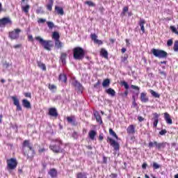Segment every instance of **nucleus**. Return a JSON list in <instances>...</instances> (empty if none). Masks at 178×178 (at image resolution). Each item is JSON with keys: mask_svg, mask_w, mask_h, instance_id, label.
<instances>
[{"mask_svg": "<svg viewBox=\"0 0 178 178\" xmlns=\"http://www.w3.org/2000/svg\"><path fill=\"white\" fill-rule=\"evenodd\" d=\"M127 95H129V91L126 90L123 94H122V97L124 98H126V97H127Z\"/></svg>", "mask_w": 178, "mask_h": 178, "instance_id": "nucleus-54", "label": "nucleus"}, {"mask_svg": "<svg viewBox=\"0 0 178 178\" xmlns=\"http://www.w3.org/2000/svg\"><path fill=\"white\" fill-rule=\"evenodd\" d=\"M29 40H30L31 41H33V35H30L29 36Z\"/></svg>", "mask_w": 178, "mask_h": 178, "instance_id": "nucleus-64", "label": "nucleus"}, {"mask_svg": "<svg viewBox=\"0 0 178 178\" xmlns=\"http://www.w3.org/2000/svg\"><path fill=\"white\" fill-rule=\"evenodd\" d=\"M29 154H31V151H30V149H29L28 152L26 151L24 152V155L26 156L28 158H33V156H29Z\"/></svg>", "mask_w": 178, "mask_h": 178, "instance_id": "nucleus-44", "label": "nucleus"}, {"mask_svg": "<svg viewBox=\"0 0 178 178\" xmlns=\"http://www.w3.org/2000/svg\"><path fill=\"white\" fill-rule=\"evenodd\" d=\"M107 143H109L110 145L113 147L115 151H119L120 149V145L116 140H113L111 137L107 138Z\"/></svg>", "mask_w": 178, "mask_h": 178, "instance_id": "nucleus-8", "label": "nucleus"}, {"mask_svg": "<svg viewBox=\"0 0 178 178\" xmlns=\"http://www.w3.org/2000/svg\"><path fill=\"white\" fill-rule=\"evenodd\" d=\"M49 115L53 118H58V111L55 108H51L49 109Z\"/></svg>", "mask_w": 178, "mask_h": 178, "instance_id": "nucleus-16", "label": "nucleus"}, {"mask_svg": "<svg viewBox=\"0 0 178 178\" xmlns=\"http://www.w3.org/2000/svg\"><path fill=\"white\" fill-rule=\"evenodd\" d=\"M100 54L104 58H108V51H106L105 49H101Z\"/></svg>", "mask_w": 178, "mask_h": 178, "instance_id": "nucleus-32", "label": "nucleus"}, {"mask_svg": "<svg viewBox=\"0 0 178 178\" xmlns=\"http://www.w3.org/2000/svg\"><path fill=\"white\" fill-rule=\"evenodd\" d=\"M52 6H54V0H49V3L47 5V10H52Z\"/></svg>", "mask_w": 178, "mask_h": 178, "instance_id": "nucleus-30", "label": "nucleus"}, {"mask_svg": "<svg viewBox=\"0 0 178 178\" xmlns=\"http://www.w3.org/2000/svg\"><path fill=\"white\" fill-rule=\"evenodd\" d=\"M133 106L134 108H136V106H137V102H136V99H134V102H133Z\"/></svg>", "mask_w": 178, "mask_h": 178, "instance_id": "nucleus-58", "label": "nucleus"}, {"mask_svg": "<svg viewBox=\"0 0 178 178\" xmlns=\"http://www.w3.org/2000/svg\"><path fill=\"white\" fill-rule=\"evenodd\" d=\"M152 53L156 56V58H163L168 56V53L163 50L152 49Z\"/></svg>", "mask_w": 178, "mask_h": 178, "instance_id": "nucleus-7", "label": "nucleus"}, {"mask_svg": "<svg viewBox=\"0 0 178 178\" xmlns=\"http://www.w3.org/2000/svg\"><path fill=\"white\" fill-rule=\"evenodd\" d=\"M99 139L102 141V140H104V134H101L99 136Z\"/></svg>", "mask_w": 178, "mask_h": 178, "instance_id": "nucleus-56", "label": "nucleus"}, {"mask_svg": "<svg viewBox=\"0 0 178 178\" xmlns=\"http://www.w3.org/2000/svg\"><path fill=\"white\" fill-rule=\"evenodd\" d=\"M37 63L38 67L42 69V70H47V67L45 66V64L42 63L41 61H38Z\"/></svg>", "mask_w": 178, "mask_h": 178, "instance_id": "nucleus-31", "label": "nucleus"}, {"mask_svg": "<svg viewBox=\"0 0 178 178\" xmlns=\"http://www.w3.org/2000/svg\"><path fill=\"white\" fill-rule=\"evenodd\" d=\"M7 170L10 172V170H15L17 168V160L16 159H9L7 160Z\"/></svg>", "mask_w": 178, "mask_h": 178, "instance_id": "nucleus-6", "label": "nucleus"}, {"mask_svg": "<svg viewBox=\"0 0 178 178\" xmlns=\"http://www.w3.org/2000/svg\"><path fill=\"white\" fill-rule=\"evenodd\" d=\"M149 92L152 95V97H154V98H159V97H161V95L154 91L153 90H150Z\"/></svg>", "mask_w": 178, "mask_h": 178, "instance_id": "nucleus-33", "label": "nucleus"}, {"mask_svg": "<svg viewBox=\"0 0 178 178\" xmlns=\"http://www.w3.org/2000/svg\"><path fill=\"white\" fill-rule=\"evenodd\" d=\"M138 120L139 122H143V120H144V118L143 117H141V116H139V117H138Z\"/></svg>", "mask_w": 178, "mask_h": 178, "instance_id": "nucleus-57", "label": "nucleus"}, {"mask_svg": "<svg viewBox=\"0 0 178 178\" xmlns=\"http://www.w3.org/2000/svg\"><path fill=\"white\" fill-rule=\"evenodd\" d=\"M30 9V6L26 5L25 6L22 7V10L23 12H24L25 13H29V10Z\"/></svg>", "mask_w": 178, "mask_h": 178, "instance_id": "nucleus-39", "label": "nucleus"}, {"mask_svg": "<svg viewBox=\"0 0 178 178\" xmlns=\"http://www.w3.org/2000/svg\"><path fill=\"white\" fill-rule=\"evenodd\" d=\"M160 74L163 76V79H166V72L164 71H161V70H159Z\"/></svg>", "mask_w": 178, "mask_h": 178, "instance_id": "nucleus-46", "label": "nucleus"}, {"mask_svg": "<svg viewBox=\"0 0 178 178\" xmlns=\"http://www.w3.org/2000/svg\"><path fill=\"white\" fill-rule=\"evenodd\" d=\"M88 136L90 140H94L95 138V136H97V131H95V130H91L89 131Z\"/></svg>", "mask_w": 178, "mask_h": 178, "instance_id": "nucleus-24", "label": "nucleus"}, {"mask_svg": "<svg viewBox=\"0 0 178 178\" xmlns=\"http://www.w3.org/2000/svg\"><path fill=\"white\" fill-rule=\"evenodd\" d=\"M67 120L70 123V124H72V126H76V120L74 119V116L67 117Z\"/></svg>", "mask_w": 178, "mask_h": 178, "instance_id": "nucleus-22", "label": "nucleus"}, {"mask_svg": "<svg viewBox=\"0 0 178 178\" xmlns=\"http://www.w3.org/2000/svg\"><path fill=\"white\" fill-rule=\"evenodd\" d=\"M12 99L13 101V104L15 106H17V111H22V106H20V102L19 99L16 97H13Z\"/></svg>", "mask_w": 178, "mask_h": 178, "instance_id": "nucleus-11", "label": "nucleus"}, {"mask_svg": "<svg viewBox=\"0 0 178 178\" xmlns=\"http://www.w3.org/2000/svg\"><path fill=\"white\" fill-rule=\"evenodd\" d=\"M131 88H132V90H138V91L140 90V88H138V86H134V85H131Z\"/></svg>", "mask_w": 178, "mask_h": 178, "instance_id": "nucleus-50", "label": "nucleus"}, {"mask_svg": "<svg viewBox=\"0 0 178 178\" xmlns=\"http://www.w3.org/2000/svg\"><path fill=\"white\" fill-rule=\"evenodd\" d=\"M127 133L128 134H134L136 133V127L133 124L129 125L127 129Z\"/></svg>", "mask_w": 178, "mask_h": 178, "instance_id": "nucleus-18", "label": "nucleus"}, {"mask_svg": "<svg viewBox=\"0 0 178 178\" xmlns=\"http://www.w3.org/2000/svg\"><path fill=\"white\" fill-rule=\"evenodd\" d=\"M47 22V19L40 18L38 20V23H45Z\"/></svg>", "mask_w": 178, "mask_h": 178, "instance_id": "nucleus-52", "label": "nucleus"}, {"mask_svg": "<svg viewBox=\"0 0 178 178\" xmlns=\"http://www.w3.org/2000/svg\"><path fill=\"white\" fill-rule=\"evenodd\" d=\"M47 24L50 30H52L55 27V24L52 22H47Z\"/></svg>", "mask_w": 178, "mask_h": 178, "instance_id": "nucleus-38", "label": "nucleus"}, {"mask_svg": "<svg viewBox=\"0 0 178 178\" xmlns=\"http://www.w3.org/2000/svg\"><path fill=\"white\" fill-rule=\"evenodd\" d=\"M76 178H87V175L86 173L79 172L77 174Z\"/></svg>", "mask_w": 178, "mask_h": 178, "instance_id": "nucleus-36", "label": "nucleus"}, {"mask_svg": "<svg viewBox=\"0 0 178 178\" xmlns=\"http://www.w3.org/2000/svg\"><path fill=\"white\" fill-rule=\"evenodd\" d=\"M24 96L26 97V98H31V93L26 92L24 94Z\"/></svg>", "mask_w": 178, "mask_h": 178, "instance_id": "nucleus-53", "label": "nucleus"}, {"mask_svg": "<svg viewBox=\"0 0 178 178\" xmlns=\"http://www.w3.org/2000/svg\"><path fill=\"white\" fill-rule=\"evenodd\" d=\"M168 133V131L166 129H163L159 132L160 136H165Z\"/></svg>", "mask_w": 178, "mask_h": 178, "instance_id": "nucleus-47", "label": "nucleus"}, {"mask_svg": "<svg viewBox=\"0 0 178 178\" xmlns=\"http://www.w3.org/2000/svg\"><path fill=\"white\" fill-rule=\"evenodd\" d=\"M86 3L88 6H95V4L92 1H86Z\"/></svg>", "mask_w": 178, "mask_h": 178, "instance_id": "nucleus-49", "label": "nucleus"}, {"mask_svg": "<svg viewBox=\"0 0 178 178\" xmlns=\"http://www.w3.org/2000/svg\"><path fill=\"white\" fill-rule=\"evenodd\" d=\"M121 51H122V54H124V52H126V48H122L121 49Z\"/></svg>", "mask_w": 178, "mask_h": 178, "instance_id": "nucleus-63", "label": "nucleus"}, {"mask_svg": "<svg viewBox=\"0 0 178 178\" xmlns=\"http://www.w3.org/2000/svg\"><path fill=\"white\" fill-rule=\"evenodd\" d=\"M126 12H129V7L127 6L123 8L122 12L121 13L122 16H124V15H126Z\"/></svg>", "mask_w": 178, "mask_h": 178, "instance_id": "nucleus-41", "label": "nucleus"}, {"mask_svg": "<svg viewBox=\"0 0 178 178\" xmlns=\"http://www.w3.org/2000/svg\"><path fill=\"white\" fill-rule=\"evenodd\" d=\"M164 119L168 124H172L173 123L172 118H170V115L168 113H164Z\"/></svg>", "mask_w": 178, "mask_h": 178, "instance_id": "nucleus-19", "label": "nucleus"}, {"mask_svg": "<svg viewBox=\"0 0 178 178\" xmlns=\"http://www.w3.org/2000/svg\"><path fill=\"white\" fill-rule=\"evenodd\" d=\"M75 87L79 88V90H83V86H81V84L79 82L76 83V86H75Z\"/></svg>", "mask_w": 178, "mask_h": 178, "instance_id": "nucleus-51", "label": "nucleus"}, {"mask_svg": "<svg viewBox=\"0 0 178 178\" xmlns=\"http://www.w3.org/2000/svg\"><path fill=\"white\" fill-rule=\"evenodd\" d=\"M49 88L51 91H52L54 92V90H56V86L49 84Z\"/></svg>", "mask_w": 178, "mask_h": 178, "instance_id": "nucleus-42", "label": "nucleus"}, {"mask_svg": "<svg viewBox=\"0 0 178 178\" xmlns=\"http://www.w3.org/2000/svg\"><path fill=\"white\" fill-rule=\"evenodd\" d=\"M126 43H127V45L129 47V45H130V42H129V39H126Z\"/></svg>", "mask_w": 178, "mask_h": 178, "instance_id": "nucleus-62", "label": "nucleus"}, {"mask_svg": "<svg viewBox=\"0 0 178 178\" xmlns=\"http://www.w3.org/2000/svg\"><path fill=\"white\" fill-rule=\"evenodd\" d=\"M55 47L57 49H59L60 48H62V47H63V43H62V42H60V40H56L55 41Z\"/></svg>", "mask_w": 178, "mask_h": 178, "instance_id": "nucleus-28", "label": "nucleus"}, {"mask_svg": "<svg viewBox=\"0 0 178 178\" xmlns=\"http://www.w3.org/2000/svg\"><path fill=\"white\" fill-rule=\"evenodd\" d=\"M126 60H127V57H124L121 60V61L123 62V63L126 62Z\"/></svg>", "mask_w": 178, "mask_h": 178, "instance_id": "nucleus-59", "label": "nucleus"}, {"mask_svg": "<svg viewBox=\"0 0 178 178\" xmlns=\"http://www.w3.org/2000/svg\"><path fill=\"white\" fill-rule=\"evenodd\" d=\"M106 92L107 94H108V95H111V97H115V95H116V92L115 91V90L112 89V88H108L106 90Z\"/></svg>", "mask_w": 178, "mask_h": 178, "instance_id": "nucleus-25", "label": "nucleus"}, {"mask_svg": "<svg viewBox=\"0 0 178 178\" xmlns=\"http://www.w3.org/2000/svg\"><path fill=\"white\" fill-rule=\"evenodd\" d=\"M140 30L143 32V34L145 33V29L144 28V25L145 24V20L144 19H140L139 23H138Z\"/></svg>", "mask_w": 178, "mask_h": 178, "instance_id": "nucleus-21", "label": "nucleus"}, {"mask_svg": "<svg viewBox=\"0 0 178 178\" xmlns=\"http://www.w3.org/2000/svg\"><path fill=\"white\" fill-rule=\"evenodd\" d=\"M48 173L51 178L58 177V171L55 168L50 169Z\"/></svg>", "mask_w": 178, "mask_h": 178, "instance_id": "nucleus-17", "label": "nucleus"}, {"mask_svg": "<svg viewBox=\"0 0 178 178\" xmlns=\"http://www.w3.org/2000/svg\"><path fill=\"white\" fill-rule=\"evenodd\" d=\"M122 86H124V88H126V90H129L130 86H129L127 82L123 81V82H122Z\"/></svg>", "mask_w": 178, "mask_h": 178, "instance_id": "nucleus-43", "label": "nucleus"}, {"mask_svg": "<svg viewBox=\"0 0 178 178\" xmlns=\"http://www.w3.org/2000/svg\"><path fill=\"white\" fill-rule=\"evenodd\" d=\"M28 148L31 151V154L29 153V156H34L35 152H34V148H33V145L30 143V140H24L22 144V150L23 152H26V149Z\"/></svg>", "mask_w": 178, "mask_h": 178, "instance_id": "nucleus-5", "label": "nucleus"}, {"mask_svg": "<svg viewBox=\"0 0 178 178\" xmlns=\"http://www.w3.org/2000/svg\"><path fill=\"white\" fill-rule=\"evenodd\" d=\"M66 58H67V54L66 53H61L60 60H61L63 65H66Z\"/></svg>", "mask_w": 178, "mask_h": 178, "instance_id": "nucleus-23", "label": "nucleus"}, {"mask_svg": "<svg viewBox=\"0 0 178 178\" xmlns=\"http://www.w3.org/2000/svg\"><path fill=\"white\" fill-rule=\"evenodd\" d=\"M170 29L171 31L174 33V34H177V35H178L177 29H176L174 26H170Z\"/></svg>", "mask_w": 178, "mask_h": 178, "instance_id": "nucleus-37", "label": "nucleus"}, {"mask_svg": "<svg viewBox=\"0 0 178 178\" xmlns=\"http://www.w3.org/2000/svg\"><path fill=\"white\" fill-rule=\"evenodd\" d=\"M93 115L97 123H99V124H102V118H101V115H99V113L95 111H93Z\"/></svg>", "mask_w": 178, "mask_h": 178, "instance_id": "nucleus-15", "label": "nucleus"}, {"mask_svg": "<svg viewBox=\"0 0 178 178\" xmlns=\"http://www.w3.org/2000/svg\"><path fill=\"white\" fill-rule=\"evenodd\" d=\"M35 40L38 41L41 45L43 46L46 51H51V48L54 47L52 41L51 40H44L40 36L36 37Z\"/></svg>", "mask_w": 178, "mask_h": 178, "instance_id": "nucleus-2", "label": "nucleus"}, {"mask_svg": "<svg viewBox=\"0 0 178 178\" xmlns=\"http://www.w3.org/2000/svg\"><path fill=\"white\" fill-rule=\"evenodd\" d=\"M109 134H111V136H112L113 137L116 138V140H118L119 138V137H118V135L116 134V133L115 131H113V129H110Z\"/></svg>", "mask_w": 178, "mask_h": 178, "instance_id": "nucleus-34", "label": "nucleus"}, {"mask_svg": "<svg viewBox=\"0 0 178 178\" xmlns=\"http://www.w3.org/2000/svg\"><path fill=\"white\" fill-rule=\"evenodd\" d=\"M168 47H172L173 45V40L170 39L167 41Z\"/></svg>", "mask_w": 178, "mask_h": 178, "instance_id": "nucleus-45", "label": "nucleus"}, {"mask_svg": "<svg viewBox=\"0 0 178 178\" xmlns=\"http://www.w3.org/2000/svg\"><path fill=\"white\" fill-rule=\"evenodd\" d=\"M110 177H111V178H118V174L112 173L110 175Z\"/></svg>", "mask_w": 178, "mask_h": 178, "instance_id": "nucleus-55", "label": "nucleus"}, {"mask_svg": "<svg viewBox=\"0 0 178 178\" xmlns=\"http://www.w3.org/2000/svg\"><path fill=\"white\" fill-rule=\"evenodd\" d=\"M166 145H169V143H168L167 142L158 143L156 141H154L149 142L148 147L149 148H152L154 146H155L156 149L161 151V149H165Z\"/></svg>", "mask_w": 178, "mask_h": 178, "instance_id": "nucleus-4", "label": "nucleus"}, {"mask_svg": "<svg viewBox=\"0 0 178 178\" xmlns=\"http://www.w3.org/2000/svg\"><path fill=\"white\" fill-rule=\"evenodd\" d=\"M5 24H12V21L10 18L4 17L0 19V26H5Z\"/></svg>", "mask_w": 178, "mask_h": 178, "instance_id": "nucleus-13", "label": "nucleus"}, {"mask_svg": "<svg viewBox=\"0 0 178 178\" xmlns=\"http://www.w3.org/2000/svg\"><path fill=\"white\" fill-rule=\"evenodd\" d=\"M142 168L143 169H147V163H143Z\"/></svg>", "mask_w": 178, "mask_h": 178, "instance_id": "nucleus-60", "label": "nucleus"}, {"mask_svg": "<svg viewBox=\"0 0 178 178\" xmlns=\"http://www.w3.org/2000/svg\"><path fill=\"white\" fill-rule=\"evenodd\" d=\"M58 80L60 81H62L63 83H66V81H67V77L66 76V74H60Z\"/></svg>", "mask_w": 178, "mask_h": 178, "instance_id": "nucleus-27", "label": "nucleus"}, {"mask_svg": "<svg viewBox=\"0 0 178 178\" xmlns=\"http://www.w3.org/2000/svg\"><path fill=\"white\" fill-rule=\"evenodd\" d=\"M78 83H79V81H74L73 84H74V87H76L77 86Z\"/></svg>", "mask_w": 178, "mask_h": 178, "instance_id": "nucleus-61", "label": "nucleus"}, {"mask_svg": "<svg viewBox=\"0 0 178 178\" xmlns=\"http://www.w3.org/2000/svg\"><path fill=\"white\" fill-rule=\"evenodd\" d=\"M153 168H154V169H159V168H161V165H159V164H158L156 163H154Z\"/></svg>", "mask_w": 178, "mask_h": 178, "instance_id": "nucleus-48", "label": "nucleus"}, {"mask_svg": "<svg viewBox=\"0 0 178 178\" xmlns=\"http://www.w3.org/2000/svg\"><path fill=\"white\" fill-rule=\"evenodd\" d=\"M109 84H111V81L108 79H105L102 83L103 87H108Z\"/></svg>", "mask_w": 178, "mask_h": 178, "instance_id": "nucleus-35", "label": "nucleus"}, {"mask_svg": "<svg viewBox=\"0 0 178 178\" xmlns=\"http://www.w3.org/2000/svg\"><path fill=\"white\" fill-rule=\"evenodd\" d=\"M22 33V30L17 29L9 33V37L11 40H17L19 37V34Z\"/></svg>", "mask_w": 178, "mask_h": 178, "instance_id": "nucleus-9", "label": "nucleus"}, {"mask_svg": "<svg viewBox=\"0 0 178 178\" xmlns=\"http://www.w3.org/2000/svg\"><path fill=\"white\" fill-rule=\"evenodd\" d=\"M90 38L92 40V41L95 42V44H98L99 45H102V40H99L97 38H98V36L95 34H91Z\"/></svg>", "mask_w": 178, "mask_h": 178, "instance_id": "nucleus-14", "label": "nucleus"}, {"mask_svg": "<svg viewBox=\"0 0 178 178\" xmlns=\"http://www.w3.org/2000/svg\"><path fill=\"white\" fill-rule=\"evenodd\" d=\"M22 106L24 108H26V109H30V108H31V104L26 99L22 100Z\"/></svg>", "mask_w": 178, "mask_h": 178, "instance_id": "nucleus-20", "label": "nucleus"}, {"mask_svg": "<svg viewBox=\"0 0 178 178\" xmlns=\"http://www.w3.org/2000/svg\"><path fill=\"white\" fill-rule=\"evenodd\" d=\"M173 49L175 52H178V40H176L174 43Z\"/></svg>", "mask_w": 178, "mask_h": 178, "instance_id": "nucleus-40", "label": "nucleus"}, {"mask_svg": "<svg viewBox=\"0 0 178 178\" xmlns=\"http://www.w3.org/2000/svg\"><path fill=\"white\" fill-rule=\"evenodd\" d=\"M55 10L57 12L58 15H60L61 16H63L65 12L63 11V8L62 7L56 6Z\"/></svg>", "mask_w": 178, "mask_h": 178, "instance_id": "nucleus-26", "label": "nucleus"}, {"mask_svg": "<svg viewBox=\"0 0 178 178\" xmlns=\"http://www.w3.org/2000/svg\"><path fill=\"white\" fill-rule=\"evenodd\" d=\"M74 59L76 60H81L84 59V49L81 47H75L73 49Z\"/></svg>", "mask_w": 178, "mask_h": 178, "instance_id": "nucleus-3", "label": "nucleus"}, {"mask_svg": "<svg viewBox=\"0 0 178 178\" xmlns=\"http://www.w3.org/2000/svg\"><path fill=\"white\" fill-rule=\"evenodd\" d=\"M140 101L143 104H147V102H149V98H148V96H147V92L140 93Z\"/></svg>", "mask_w": 178, "mask_h": 178, "instance_id": "nucleus-12", "label": "nucleus"}, {"mask_svg": "<svg viewBox=\"0 0 178 178\" xmlns=\"http://www.w3.org/2000/svg\"><path fill=\"white\" fill-rule=\"evenodd\" d=\"M52 38L55 41H58L59 40V38H60V36L59 35V33H58L56 31L54 32L52 34Z\"/></svg>", "mask_w": 178, "mask_h": 178, "instance_id": "nucleus-29", "label": "nucleus"}, {"mask_svg": "<svg viewBox=\"0 0 178 178\" xmlns=\"http://www.w3.org/2000/svg\"><path fill=\"white\" fill-rule=\"evenodd\" d=\"M159 118H161V114L157 113H152V120L153 121V127H156L158 123H159Z\"/></svg>", "mask_w": 178, "mask_h": 178, "instance_id": "nucleus-10", "label": "nucleus"}, {"mask_svg": "<svg viewBox=\"0 0 178 178\" xmlns=\"http://www.w3.org/2000/svg\"><path fill=\"white\" fill-rule=\"evenodd\" d=\"M49 148L53 152H56V154L65 152V150L62 148V140L59 138L53 139Z\"/></svg>", "mask_w": 178, "mask_h": 178, "instance_id": "nucleus-1", "label": "nucleus"}]
</instances>
